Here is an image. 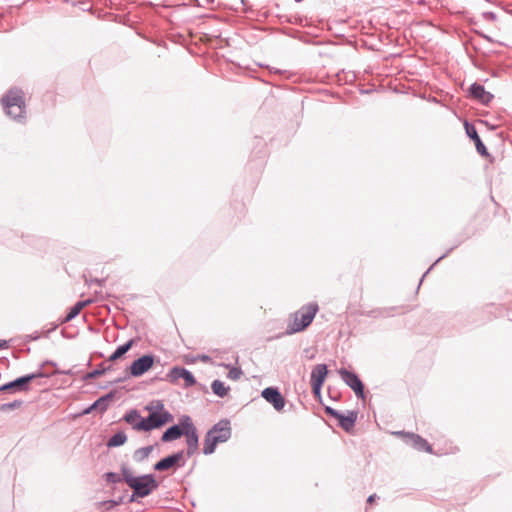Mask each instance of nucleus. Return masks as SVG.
<instances>
[{
    "instance_id": "f257e3e1",
    "label": "nucleus",
    "mask_w": 512,
    "mask_h": 512,
    "mask_svg": "<svg viewBox=\"0 0 512 512\" xmlns=\"http://www.w3.org/2000/svg\"><path fill=\"white\" fill-rule=\"evenodd\" d=\"M122 476L125 483L133 490V495L137 497L148 496L158 487L153 475L135 476L130 469L123 468Z\"/></svg>"
},
{
    "instance_id": "f03ea898",
    "label": "nucleus",
    "mask_w": 512,
    "mask_h": 512,
    "mask_svg": "<svg viewBox=\"0 0 512 512\" xmlns=\"http://www.w3.org/2000/svg\"><path fill=\"white\" fill-rule=\"evenodd\" d=\"M231 437V426L228 420H221L215 424L206 434L203 446L205 455L212 454L216 446L228 441Z\"/></svg>"
},
{
    "instance_id": "7ed1b4c3",
    "label": "nucleus",
    "mask_w": 512,
    "mask_h": 512,
    "mask_svg": "<svg viewBox=\"0 0 512 512\" xmlns=\"http://www.w3.org/2000/svg\"><path fill=\"white\" fill-rule=\"evenodd\" d=\"M317 305H307L300 308L288 318L287 332L296 333L304 330L316 315Z\"/></svg>"
},
{
    "instance_id": "20e7f679",
    "label": "nucleus",
    "mask_w": 512,
    "mask_h": 512,
    "mask_svg": "<svg viewBox=\"0 0 512 512\" xmlns=\"http://www.w3.org/2000/svg\"><path fill=\"white\" fill-rule=\"evenodd\" d=\"M1 102L7 115L14 119L23 117L25 113V102L24 93L20 89H10L2 97Z\"/></svg>"
},
{
    "instance_id": "39448f33",
    "label": "nucleus",
    "mask_w": 512,
    "mask_h": 512,
    "mask_svg": "<svg viewBox=\"0 0 512 512\" xmlns=\"http://www.w3.org/2000/svg\"><path fill=\"white\" fill-rule=\"evenodd\" d=\"M156 408L157 409L153 411V407H147L150 411V415L146 418L147 431L159 428L173 420L172 415L164 410L163 405L158 404Z\"/></svg>"
},
{
    "instance_id": "423d86ee",
    "label": "nucleus",
    "mask_w": 512,
    "mask_h": 512,
    "mask_svg": "<svg viewBox=\"0 0 512 512\" xmlns=\"http://www.w3.org/2000/svg\"><path fill=\"white\" fill-rule=\"evenodd\" d=\"M393 435L401 437L407 444H410L418 451H424L429 454L433 453L432 446L418 434L397 431L393 432Z\"/></svg>"
},
{
    "instance_id": "0eeeda50",
    "label": "nucleus",
    "mask_w": 512,
    "mask_h": 512,
    "mask_svg": "<svg viewBox=\"0 0 512 512\" xmlns=\"http://www.w3.org/2000/svg\"><path fill=\"white\" fill-rule=\"evenodd\" d=\"M155 363L153 355H143L137 360L133 361L129 367V373L133 377H139L149 371Z\"/></svg>"
},
{
    "instance_id": "6e6552de",
    "label": "nucleus",
    "mask_w": 512,
    "mask_h": 512,
    "mask_svg": "<svg viewBox=\"0 0 512 512\" xmlns=\"http://www.w3.org/2000/svg\"><path fill=\"white\" fill-rule=\"evenodd\" d=\"M41 374H29L23 377H20L12 382H9L7 384H4L0 386V392L3 391H11V390H17V391H27L29 389L28 385L29 383L34 380L37 377H40Z\"/></svg>"
},
{
    "instance_id": "1a4fd4ad",
    "label": "nucleus",
    "mask_w": 512,
    "mask_h": 512,
    "mask_svg": "<svg viewBox=\"0 0 512 512\" xmlns=\"http://www.w3.org/2000/svg\"><path fill=\"white\" fill-rule=\"evenodd\" d=\"M167 378L172 383L181 378L184 380L185 387H191L196 383V380L191 372L182 367H173L167 374Z\"/></svg>"
},
{
    "instance_id": "9d476101",
    "label": "nucleus",
    "mask_w": 512,
    "mask_h": 512,
    "mask_svg": "<svg viewBox=\"0 0 512 512\" xmlns=\"http://www.w3.org/2000/svg\"><path fill=\"white\" fill-rule=\"evenodd\" d=\"M341 376H342L343 381L349 387H351L353 389L355 394L359 398L363 399L364 398V385H363L362 381L360 380V378L355 373L349 372L347 370L341 371Z\"/></svg>"
},
{
    "instance_id": "9b49d317",
    "label": "nucleus",
    "mask_w": 512,
    "mask_h": 512,
    "mask_svg": "<svg viewBox=\"0 0 512 512\" xmlns=\"http://www.w3.org/2000/svg\"><path fill=\"white\" fill-rule=\"evenodd\" d=\"M262 397L278 411L282 410L285 405L284 398L276 388L269 387L264 389Z\"/></svg>"
},
{
    "instance_id": "f8f14e48",
    "label": "nucleus",
    "mask_w": 512,
    "mask_h": 512,
    "mask_svg": "<svg viewBox=\"0 0 512 512\" xmlns=\"http://www.w3.org/2000/svg\"><path fill=\"white\" fill-rule=\"evenodd\" d=\"M184 435L186 436L187 446H188L187 454L190 456V455L194 454L198 448V435H197L196 428L191 424L187 425L185 427Z\"/></svg>"
},
{
    "instance_id": "ddd939ff",
    "label": "nucleus",
    "mask_w": 512,
    "mask_h": 512,
    "mask_svg": "<svg viewBox=\"0 0 512 512\" xmlns=\"http://www.w3.org/2000/svg\"><path fill=\"white\" fill-rule=\"evenodd\" d=\"M124 419L133 429L137 431H147L146 418L141 417L137 411H131Z\"/></svg>"
},
{
    "instance_id": "4468645a",
    "label": "nucleus",
    "mask_w": 512,
    "mask_h": 512,
    "mask_svg": "<svg viewBox=\"0 0 512 512\" xmlns=\"http://www.w3.org/2000/svg\"><path fill=\"white\" fill-rule=\"evenodd\" d=\"M181 459L182 453L173 454L157 462L154 466V469L158 471L168 470L174 467Z\"/></svg>"
},
{
    "instance_id": "2eb2a0df",
    "label": "nucleus",
    "mask_w": 512,
    "mask_h": 512,
    "mask_svg": "<svg viewBox=\"0 0 512 512\" xmlns=\"http://www.w3.org/2000/svg\"><path fill=\"white\" fill-rule=\"evenodd\" d=\"M470 93L473 98L479 100L483 104H487L491 101L492 95L485 91L481 85L473 84L470 88Z\"/></svg>"
},
{
    "instance_id": "dca6fc26",
    "label": "nucleus",
    "mask_w": 512,
    "mask_h": 512,
    "mask_svg": "<svg viewBox=\"0 0 512 512\" xmlns=\"http://www.w3.org/2000/svg\"><path fill=\"white\" fill-rule=\"evenodd\" d=\"M465 128L468 136L474 140L476 149L481 155H487V150L485 145L482 143L480 137L478 136V133L474 126L469 125L468 123H465Z\"/></svg>"
},
{
    "instance_id": "f3484780",
    "label": "nucleus",
    "mask_w": 512,
    "mask_h": 512,
    "mask_svg": "<svg viewBox=\"0 0 512 512\" xmlns=\"http://www.w3.org/2000/svg\"><path fill=\"white\" fill-rule=\"evenodd\" d=\"M357 415L354 412H348L347 415H343L337 421L338 425L346 432H351L355 426Z\"/></svg>"
},
{
    "instance_id": "a211bd4d",
    "label": "nucleus",
    "mask_w": 512,
    "mask_h": 512,
    "mask_svg": "<svg viewBox=\"0 0 512 512\" xmlns=\"http://www.w3.org/2000/svg\"><path fill=\"white\" fill-rule=\"evenodd\" d=\"M185 429L182 430L179 426H172L167 429L162 435V441L169 442L180 438L184 435Z\"/></svg>"
},
{
    "instance_id": "6ab92c4d",
    "label": "nucleus",
    "mask_w": 512,
    "mask_h": 512,
    "mask_svg": "<svg viewBox=\"0 0 512 512\" xmlns=\"http://www.w3.org/2000/svg\"><path fill=\"white\" fill-rule=\"evenodd\" d=\"M91 303V300L77 302L66 315L64 322H69L75 318L87 305Z\"/></svg>"
},
{
    "instance_id": "aec40b11",
    "label": "nucleus",
    "mask_w": 512,
    "mask_h": 512,
    "mask_svg": "<svg viewBox=\"0 0 512 512\" xmlns=\"http://www.w3.org/2000/svg\"><path fill=\"white\" fill-rule=\"evenodd\" d=\"M312 390L316 397L320 396V365L313 368L311 373Z\"/></svg>"
},
{
    "instance_id": "412c9836",
    "label": "nucleus",
    "mask_w": 512,
    "mask_h": 512,
    "mask_svg": "<svg viewBox=\"0 0 512 512\" xmlns=\"http://www.w3.org/2000/svg\"><path fill=\"white\" fill-rule=\"evenodd\" d=\"M211 389L213 393L221 398L228 395L230 388L225 386V384L220 380H214L211 384Z\"/></svg>"
},
{
    "instance_id": "4be33fe9",
    "label": "nucleus",
    "mask_w": 512,
    "mask_h": 512,
    "mask_svg": "<svg viewBox=\"0 0 512 512\" xmlns=\"http://www.w3.org/2000/svg\"><path fill=\"white\" fill-rule=\"evenodd\" d=\"M134 340H129L122 346H119L116 351L109 357V361H115L121 358L125 353H127L133 346Z\"/></svg>"
},
{
    "instance_id": "5701e85b",
    "label": "nucleus",
    "mask_w": 512,
    "mask_h": 512,
    "mask_svg": "<svg viewBox=\"0 0 512 512\" xmlns=\"http://www.w3.org/2000/svg\"><path fill=\"white\" fill-rule=\"evenodd\" d=\"M127 440V436L123 432H118L114 434L108 441L107 445L109 447H117L123 445Z\"/></svg>"
},
{
    "instance_id": "b1692460",
    "label": "nucleus",
    "mask_w": 512,
    "mask_h": 512,
    "mask_svg": "<svg viewBox=\"0 0 512 512\" xmlns=\"http://www.w3.org/2000/svg\"><path fill=\"white\" fill-rule=\"evenodd\" d=\"M151 450H152L151 447L140 448L135 452V458L137 460L141 461L149 456V454L151 453Z\"/></svg>"
},
{
    "instance_id": "393cba45",
    "label": "nucleus",
    "mask_w": 512,
    "mask_h": 512,
    "mask_svg": "<svg viewBox=\"0 0 512 512\" xmlns=\"http://www.w3.org/2000/svg\"><path fill=\"white\" fill-rule=\"evenodd\" d=\"M242 374H243V372L240 368L231 367V368H229V372H228L227 376L229 379L236 381V380L240 379Z\"/></svg>"
},
{
    "instance_id": "a878e982",
    "label": "nucleus",
    "mask_w": 512,
    "mask_h": 512,
    "mask_svg": "<svg viewBox=\"0 0 512 512\" xmlns=\"http://www.w3.org/2000/svg\"><path fill=\"white\" fill-rule=\"evenodd\" d=\"M325 412H326L329 416H331V417L335 418L337 421L339 420V418H340V417H342V416H343V414H341V413H339L338 411H336V410L332 409L331 407H326V408H325Z\"/></svg>"
},
{
    "instance_id": "bb28decb",
    "label": "nucleus",
    "mask_w": 512,
    "mask_h": 512,
    "mask_svg": "<svg viewBox=\"0 0 512 512\" xmlns=\"http://www.w3.org/2000/svg\"><path fill=\"white\" fill-rule=\"evenodd\" d=\"M106 477V480L108 482H112V483H116V482H119L120 481V477L119 475H117L116 473H113V472H109L105 475Z\"/></svg>"
},
{
    "instance_id": "cd10ccee",
    "label": "nucleus",
    "mask_w": 512,
    "mask_h": 512,
    "mask_svg": "<svg viewBox=\"0 0 512 512\" xmlns=\"http://www.w3.org/2000/svg\"><path fill=\"white\" fill-rule=\"evenodd\" d=\"M199 359L202 361V362H209L211 359L209 356L207 355H202V356H199Z\"/></svg>"
},
{
    "instance_id": "c85d7f7f",
    "label": "nucleus",
    "mask_w": 512,
    "mask_h": 512,
    "mask_svg": "<svg viewBox=\"0 0 512 512\" xmlns=\"http://www.w3.org/2000/svg\"><path fill=\"white\" fill-rule=\"evenodd\" d=\"M16 406V403H12V404H4L1 406V410H5L6 408H13Z\"/></svg>"
},
{
    "instance_id": "c756f323",
    "label": "nucleus",
    "mask_w": 512,
    "mask_h": 512,
    "mask_svg": "<svg viewBox=\"0 0 512 512\" xmlns=\"http://www.w3.org/2000/svg\"><path fill=\"white\" fill-rule=\"evenodd\" d=\"M375 499H376V495H375V494L370 495V496L368 497V499H367V502H368L369 504H372V503H374V502H375Z\"/></svg>"
},
{
    "instance_id": "7c9ffc66",
    "label": "nucleus",
    "mask_w": 512,
    "mask_h": 512,
    "mask_svg": "<svg viewBox=\"0 0 512 512\" xmlns=\"http://www.w3.org/2000/svg\"><path fill=\"white\" fill-rule=\"evenodd\" d=\"M7 342L6 341H0V349L6 348Z\"/></svg>"
},
{
    "instance_id": "2f4dec72",
    "label": "nucleus",
    "mask_w": 512,
    "mask_h": 512,
    "mask_svg": "<svg viewBox=\"0 0 512 512\" xmlns=\"http://www.w3.org/2000/svg\"><path fill=\"white\" fill-rule=\"evenodd\" d=\"M102 401H104V399H103V398H101V399L97 400V401L94 403V405L91 407V409H92V408H94V407H96V406H98Z\"/></svg>"
},
{
    "instance_id": "473e14b6",
    "label": "nucleus",
    "mask_w": 512,
    "mask_h": 512,
    "mask_svg": "<svg viewBox=\"0 0 512 512\" xmlns=\"http://www.w3.org/2000/svg\"><path fill=\"white\" fill-rule=\"evenodd\" d=\"M102 372L100 371H94L93 373L90 374L91 377H95V376H98L100 375Z\"/></svg>"
},
{
    "instance_id": "72a5a7b5",
    "label": "nucleus",
    "mask_w": 512,
    "mask_h": 512,
    "mask_svg": "<svg viewBox=\"0 0 512 512\" xmlns=\"http://www.w3.org/2000/svg\"><path fill=\"white\" fill-rule=\"evenodd\" d=\"M326 373V367L322 365V376L321 379H324V374Z\"/></svg>"
}]
</instances>
